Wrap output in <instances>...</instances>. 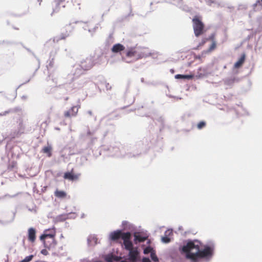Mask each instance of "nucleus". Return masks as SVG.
Returning a JSON list of instances; mask_svg holds the SVG:
<instances>
[{"mask_svg": "<svg viewBox=\"0 0 262 262\" xmlns=\"http://www.w3.org/2000/svg\"><path fill=\"white\" fill-rule=\"evenodd\" d=\"M125 47L120 43H116L114 45L112 48V52L114 53H120L124 50Z\"/></svg>", "mask_w": 262, "mask_h": 262, "instance_id": "9d476101", "label": "nucleus"}, {"mask_svg": "<svg viewBox=\"0 0 262 262\" xmlns=\"http://www.w3.org/2000/svg\"><path fill=\"white\" fill-rule=\"evenodd\" d=\"M260 2H262V0H260Z\"/></svg>", "mask_w": 262, "mask_h": 262, "instance_id": "7c9ffc66", "label": "nucleus"}, {"mask_svg": "<svg viewBox=\"0 0 262 262\" xmlns=\"http://www.w3.org/2000/svg\"><path fill=\"white\" fill-rule=\"evenodd\" d=\"M175 78L176 79H190L192 78L193 76L191 75H181V74H177L175 75Z\"/></svg>", "mask_w": 262, "mask_h": 262, "instance_id": "f3484780", "label": "nucleus"}, {"mask_svg": "<svg viewBox=\"0 0 262 262\" xmlns=\"http://www.w3.org/2000/svg\"><path fill=\"white\" fill-rule=\"evenodd\" d=\"M81 176L80 173H75L74 168H72L70 171L65 172L63 175V178L71 181H77L79 179Z\"/></svg>", "mask_w": 262, "mask_h": 262, "instance_id": "39448f33", "label": "nucleus"}, {"mask_svg": "<svg viewBox=\"0 0 262 262\" xmlns=\"http://www.w3.org/2000/svg\"><path fill=\"white\" fill-rule=\"evenodd\" d=\"M246 55L245 54H242L240 58L236 61L234 65V68L235 69H238L242 67L245 61Z\"/></svg>", "mask_w": 262, "mask_h": 262, "instance_id": "f8f14e48", "label": "nucleus"}, {"mask_svg": "<svg viewBox=\"0 0 262 262\" xmlns=\"http://www.w3.org/2000/svg\"><path fill=\"white\" fill-rule=\"evenodd\" d=\"M150 257L152 259V260L155 261V262H157L158 261L159 259H158V257L157 256L156 254H155V253H154V252H151V254H150Z\"/></svg>", "mask_w": 262, "mask_h": 262, "instance_id": "412c9836", "label": "nucleus"}, {"mask_svg": "<svg viewBox=\"0 0 262 262\" xmlns=\"http://www.w3.org/2000/svg\"><path fill=\"white\" fill-rule=\"evenodd\" d=\"M41 253L42 254L45 255H48V251H47V250H46V249H43V250H42L41 251Z\"/></svg>", "mask_w": 262, "mask_h": 262, "instance_id": "bb28decb", "label": "nucleus"}, {"mask_svg": "<svg viewBox=\"0 0 262 262\" xmlns=\"http://www.w3.org/2000/svg\"><path fill=\"white\" fill-rule=\"evenodd\" d=\"M151 248L150 247H147L144 250V254H148L150 252H151Z\"/></svg>", "mask_w": 262, "mask_h": 262, "instance_id": "a878e982", "label": "nucleus"}, {"mask_svg": "<svg viewBox=\"0 0 262 262\" xmlns=\"http://www.w3.org/2000/svg\"><path fill=\"white\" fill-rule=\"evenodd\" d=\"M192 21L194 34L196 37L200 36L206 32L205 25L202 21L201 16H194Z\"/></svg>", "mask_w": 262, "mask_h": 262, "instance_id": "20e7f679", "label": "nucleus"}, {"mask_svg": "<svg viewBox=\"0 0 262 262\" xmlns=\"http://www.w3.org/2000/svg\"><path fill=\"white\" fill-rule=\"evenodd\" d=\"M169 231H166L165 233L166 234Z\"/></svg>", "mask_w": 262, "mask_h": 262, "instance_id": "c756f323", "label": "nucleus"}, {"mask_svg": "<svg viewBox=\"0 0 262 262\" xmlns=\"http://www.w3.org/2000/svg\"><path fill=\"white\" fill-rule=\"evenodd\" d=\"M55 196L58 198H64L67 196V193L62 190L57 189L54 192Z\"/></svg>", "mask_w": 262, "mask_h": 262, "instance_id": "4468645a", "label": "nucleus"}, {"mask_svg": "<svg viewBox=\"0 0 262 262\" xmlns=\"http://www.w3.org/2000/svg\"><path fill=\"white\" fill-rule=\"evenodd\" d=\"M106 86L107 89H111V86L109 85L108 83L107 84Z\"/></svg>", "mask_w": 262, "mask_h": 262, "instance_id": "c85d7f7f", "label": "nucleus"}, {"mask_svg": "<svg viewBox=\"0 0 262 262\" xmlns=\"http://www.w3.org/2000/svg\"><path fill=\"white\" fill-rule=\"evenodd\" d=\"M80 66L84 71L90 70L93 66V63L91 58H86L82 60Z\"/></svg>", "mask_w": 262, "mask_h": 262, "instance_id": "0eeeda50", "label": "nucleus"}, {"mask_svg": "<svg viewBox=\"0 0 262 262\" xmlns=\"http://www.w3.org/2000/svg\"><path fill=\"white\" fill-rule=\"evenodd\" d=\"M64 0H54V3L55 6V8L54 9V12H56L58 10L59 7L60 5H61Z\"/></svg>", "mask_w": 262, "mask_h": 262, "instance_id": "dca6fc26", "label": "nucleus"}, {"mask_svg": "<svg viewBox=\"0 0 262 262\" xmlns=\"http://www.w3.org/2000/svg\"><path fill=\"white\" fill-rule=\"evenodd\" d=\"M135 236V241H138L139 242H143L146 239V237L142 236L140 235H137L135 234L134 235Z\"/></svg>", "mask_w": 262, "mask_h": 262, "instance_id": "a211bd4d", "label": "nucleus"}, {"mask_svg": "<svg viewBox=\"0 0 262 262\" xmlns=\"http://www.w3.org/2000/svg\"><path fill=\"white\" fill-rule=\"evenodd\" d=\"M162 241L164 243H167L170 242V239L167 236H164L162 238Z\"/></svg>", "mask_w": 262, "mask_h": 262, "instance_id": "393cba45", "label": "nucleus"}, {"mask_svg": "<svg viewBox=\"0 0 262 262\" xmlns=\"http://www.w3.org/2000/svg\"><path fill=\"white\" fill-rule=\"evenodd\" d=\"M151 55L149 50L147 48L132 47L129 48L125 53V56L133 58L135 60L146 57Z\"/></svg>", "mask_w": 262, "mask_h": 262, "instance_id": "f03ea898", "label": "nucleus"}, {"mask_svg": "<svg viewBox=\"0 0 262 262\" xmlns=\"http://www.w3.org/2000/svg\"><path fill=\"white\" fill-rule=\"evenodd\" d=\"M42 152L47 154L48 157H50L52 156V147L51 146L48 145L45 146L42 149Z\"/></svg>", "mask_w": 262, "mask_h": 262, "instance_id": "2eb2a0df", "label": "nucleus"}, {"mask_svg": "<svg viewBox=\"0 0 262 262\" xmlns=\"http://www.w3.org/2000/svg\"><path fill=\"white\" fill-rule=\"evenodd\" d=\"M206 126V122L205 121L200 122L198 125L197 127L198 129H201Z\"/></svg>", "mask_w": 262, "mask_h": 262, "instance_id": "4be33fe9", "label": "nucleus"}, {"mask_svg": "<svg viewBox=\"0 0 262 262\" xmlns=\"http://www.w3.org/2000/svg\"><path fill=\"white\" fill-rule=\"evenodd\" d=\"M36 239V231L33 228L28 229V239L32 243L35 242Z\"/></svg>", "mask_w": 262, "mask_h": 262, "instance_id": "9b49d317", "label": "nucleus"}, {"mask_svg": "<svg viewBox=\"0 0 262 262\" xmlns=\"http://www.w3.org/2000/svg\"><path fill=\"white\" fill-rule=\"evenodd\" d=\"M80 106H73L70 110L65 111L63 116L66 118L75 117L78 112Z\"/></svg>", "mask_w": 262, "mask_h": 262, "instance_id": "423d86ee", "label": "nucleus"}, {"mask_svg": "<svg viewBox=\"0 0 262 262\" xmlns=\"http://www.w3.org/2000/svg\"><path fill=\"white\" fill-rule=\"evenodd\" d=\"M33 257V256L32 255L28 256L26 257L24 259L20 261V262H29L32 260Z\"/></svg>", "mask_w": 262, "mask_h": 262, "instance_id": "5701e85b", "label": "nucleus"}, {"mask_svg": "<svg viewBox=\"0 0 262 262\" xmlns=\"http://www.w3.org/2000/svg\"><path fill=\"white\" fill-rule=\"evenodd\" d=\"M215 33H212L207 38L208 39V40H211L212 42H213V41H215Z\"/></svg>", "mask_w": 262, "mask_h": 262, "instance_id": "b1692460", "label": "nucleus"}, {"mask_svg": "<svg viewBox=\"0 0 262 262\" xmlns=\"http://www.w3.org/2000/svg\"><path fill=\"white\" fill-rule=\"evenodd\" d=\"M216 48V41H213L212 42L211 45L210 46L209 48L208 49V52H210L215 49Z\"/></svg>", "mask_w": 262, "mask_h": 262, "instance_id": "6ab92c4d", "label": "nucleus"}, {"mask_svg": "<svg viewBox=\"0 0 262 262\" xmlns=\"http://www.w3.org/2000/svg\"><path fill=\"white\" fill-rule=\"evenodd\" d=\"M125 249L129 251V259L133 262H135L137 260V256L139 254V252L138 251L137 248H136L134 249L133 244L132 243V246H130V248Z\"/></svg>", "mask_w": 262, "mask_h": 262, "instance_id": "6e6552de", "label": "nucleus"}, {"mask_svg": "<svg viewBox=\"0 0 262 262\" xmlns=\"http://www.w3.org/2000/svg\"><path fill=\"white\" fill-rule=\"evenodd\" d=\"M142 262H151L148 258L144 257L142 259Z\"/></svg>", "mask_w": 262, "mask_h": 262, "instance_id": "cd10ccee", "label": "nucleus"}, {"mask_svg": "<svg viewBox=\"0 0 262 262\" xmlns=\"http://www.w3.org/2000/svg\"><path fill=\"white\" fill-rule=\"evenodd\" d=\"M131 233L129 232H122L120 230H117L110 234V238L112 241H116L121 238L123 240L125 249H129L132 246L130 241Z\"/></svg>", "mask_w": 262, "mask_h": 262, "instance_id": "7ed1b4c3", "label": "nucleus"}, {"mask_svg": "<svg viewBox=\"0 0 262 262\" xmlns=\"http://www.w3.org/2000/svg\"><path fill=\"white\" fill-rule=\"evenodd\" d=\"M200 243L198 241L188 242L182 249V251L186 253L187 258L193 261L198 259L209 258L213 254V248L209 246H205L201 250Z\"/></svg>", "mask_w": 262, "mask_h": 262, "instance_id": "f257e3e1", "label": "nucleus"}, {"mask_svg": "<svg viewBox=\"0 0 262 262\" xmlns=\"http://www.w3.org/2000/svg\"><path fill=\"white\" fill-rule=\"evenodd\" d=\"M208 40V39L207 38H202L201 42L199 43L198 47L199 48V47H201L204 46Z\"/></svg>", "mask_w": 262, "mask_h": 262, "instance_id": "aec40b11", "label": "nucleus"}, {"mask_svg": "<svg viewBox=\"0 0 262 262\" xmlns=\"http://www.w3.org/2000/svg\"><path fill=\"white\" fill-rule=\"evenodd\" d=\"M69 35V32L68 31H66L65 32L62 33L58 37L54 38L53 39V41H58L60 40L65 39Z\"/></svg>", "mask_w": 262, "mask_h": 262, "instance_id": "ddd939ff", "label": "nucleus"}, {"mask_svg": "<svg viewBox=\"0 0 262 262\" xmlns=\"http://www.w3.org/2000/svg\"><path fill=\"white\" fill-rule=\"evenodd\" d=\"M49 233H47L46 231V233L40 236V240L43 241L45 245H46L45 240L48 238H51L52 241H54V237L55 236V230L52 229L49 230ZM45 246L47 247V246L45 245Z\"/></svg>", "mask_w": 262, "mask_h": 262, "instance_id": "1a4fd4ad", "label": "nucleus"}]
</instances>
